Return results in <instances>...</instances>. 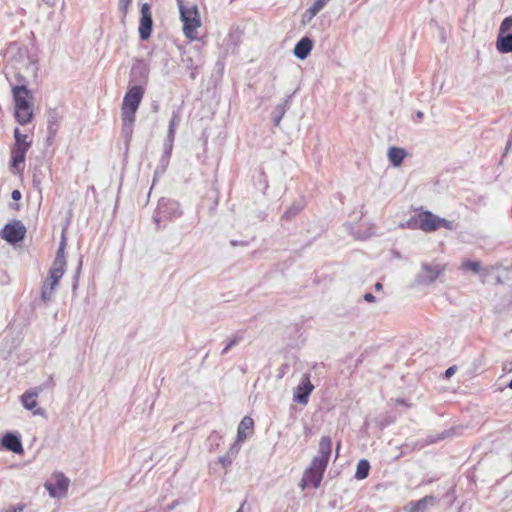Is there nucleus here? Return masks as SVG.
<instances>
[{
    "mask_svg": "<svg viewBox=\"0 0 512 512\" xmlns=\"http://www.w3.org/2000/svg\"><path fill=\"white\" fill-rule=\"evenodd\" d=\"M332 440L329 436H323L319 442L318 454L314 456L309 467L304 471L300 481L302 490L308 486L318 488L323 479L331 455Z\"/></svg>",
    "mask_w": 512,
    "mask_h": 512,
    "instance_id": "nucleus-1",
    "label": "nucleus"
},
{
    "mask_svg": "<svg viewBox=\"0 0 512 512\" xmlns=\"http://www.w3.org/2000/svg\"><path fill=\"white\" fill-rule=\"evenodd\" d=\"M14 118L20 125L30 124L34 119V104L31 91L24 85L12 88Z\"/></svg>",
    "mask_w": 512,
    "mask_h": 512,
    "instance_id": "nucleus-2",
    "label": "nucleus"
},
{
    "mask_svg": "<svg viewBox=\"0 0 512 512\" xmlns=\"http://www.w3.org/2000/svg\"><path fill=\"white\" fill-rule=\"evenodd\" d=\"M182 31L189 41L198 40V29L202 25L198 7L194 3H185V0H177Z\"/></svg>",
    "mask_w": 512,
    "mask_h": 512,
    "instance_id": "nucleus-3",
    "label": "nucleus"
},
{
    "mask_svg": "<svg viewBox=\"0 0 512 512\" xmlns=\"http://www.w3.org/2000/svg\"><path fill=\"white\" fill-rule=\"evenodd\" d=\"M144 93L145 89L142 86L135 85L129 88L123 98L121 118L123 126L128 130H131L134 125L135 115L144 97Z\"/></svg>",
    "mask_w": 512,
    "mask_h": 512,
    "instance_id": "nucleus-4",
    "label": "nucleus"
},
{
    "mask_svg": "<svg viewBox=\"0 0 512 512\" xmlns=\"http://www.w3.org/2000/svg\"><path fill=\"white\" fill-rule=\"evenodd\" d=\"M14 144L11 148V168L21 171L20 166L24 163L26 153L32 146V139L23 134L19 128L14 129Z\"/></svg>",
    "mask_w": 512,
    "mask_h": 512,
    "instance_id": "nucleus-5",
    "label": "nucleus"
},
{
    "mask_svg": "<svg viewBox=\"0 0 512 512\" xmlns=\"http://www.w3.org/2000/svg\"><path fill=\"white\" fill-rule=\"evenodd\" d=\"M496 49L503 54L512 53V16L504 18L500 24Z\"/></svg>",
    "mask_w": 512,
    "mask_h": 512,
    "instance_id": "nucleus-6",
    "label": "nucleus"
},
{
    "mask_svg": "<svg viewBox=\"0 0 512 512\" xmlns=\"http://www.w3.org/2000/svg\"><path fill=\"white\" fill-rule=\"evenodd\" d=\"M446 269L445 265L438 263L422 264L421 271L416 276V282L420 285L433 283Z\"/></svg>",
    "mask_w": 512,
    "mask_h": 512,
    "instance_id": "nucleus-7",
    "label": "nucleus"
},
{
    "mask_svg": "<svg viewBox=\"0 0 512 512\" xmlns=\"http://www.w3.org/2000/svg\"><path fill=\"white\" fill-rule=\"evenodd\" d=\"M152 14L151 7L145 3L141 7V18L139 24V35L142 40H147L151 36L152 32Z\"/></svg>",
    "mask_w": 512,
    "mask_h": 512,
    "instance_id": "nucleus-8",
    "label": "nucleus"
},
{
    "mask_svg": "<svg viewBox=\"0 0 512 512\" xmlns=\"http://www.w3.org/2000/svg\"><path fill=\"white\" fill-rule=\"evenodd\" d=\"M314 386L310 381V375L304 374L300 384L293 393V400L299 404H307L309 395L313 391Z\"/></svg>",
    "mask_w": 512,
    "mask_h": 512,
    "instance_id": "nucleus-9",
    "label": "nucleus"
},
{
    "mask_svg": "<svg viewBox=\"0 0 512 512\" xmlns=\"http://www.w3.org/2000/svg\"><path fill=\"white\" fill-rule=\"evenodd\" d=\"M42 391L41 387H36L26 391L21 396V404L29 411H32L34 415H43L44 411L41 408H37V398L39 393Z\"/></svg>",
    "mask_w": 512,
    "mask_h": 512,
    "instance_id": "nucleus-10",
    "label": "nucleus"
},
{
    "mask_svg": "<svg viewBox=\"0 0 512 512\" xmlns=\"http://www.w3.org/2000/svg\"><path fill=\"white\" fill-rule=\"evenodd\" d=\"M26 234V226H3L0 237L14 244L21 241Z\"/></svg>",
    "mask_w": 512,
    "mask_h": 512,
    "instance_id": "nucleus-11",
    "label": "nucleus"
},
{
    "mask_svg": "<svg viewBox=\"0 0 512 512\" xmlns=\"http://www.w3.org/2000/svg\"><path fill=\"white\" fill-rule=\"evenodd\" d=\"M435 503L436 497L427 495L420 500L407 503L404 510L405 512H425L429 506H433Z\"/></svg>",
    "mask_w": 512,
    "mask_h": 512,
    "instance_id": "nucleus-12",
    "label": "nucleus"
},
{
    "mask_svg": "<svg viewBox=\"0 0 512 512\" xmlns=\"http://www.w3.org/2000/svg\"><path fill=\"white\" fill-rule=\"evenodd\" d=\"M62 114L57 109H49L47 115V129L49 138L53 139L56 137L61 121Z\"/></svg>",
    "mask_w": 512,
    "mask_h": 512,
    "instance_id": "nucleus-13",
    "label": "nucleus"
},
{
    "mask_svg": "<svg viewBox=\"0 0 512 512\" xmlns=\"http://www.w3.org/2000/svg\"><path fill=\"white\" fill-rule=\"evenodd\" d=\"M254 421L251 417L245 416L238 425V442H244L253 433Z\"/></svg>",
    "mask_w": 512,
    "mask_h": 512,
    "instance_id": "nucleus-14",
    "label": "nucleus"
},
{
    "mask_svg": "<svg viewBox=\"0 0 512 512\" xmlns=\"http://www.w3.org/2000/svg\"><path fill=\"white\" fill-rule=\"evenodd\" d=\"M3 447L14 453H22L23 447L20 438L13 433H6L2 438Z\"/></svg>",
    "mask_w": 512,
    "mask_h": 512,
    "instance_id": "nucleus-15",
    "label": "nucleus"
},
{
    "mask_svg": "<svg viewBox=\"0 0 512 512\" xmlns=\"http://www.w3.org/2000/svg\"><path fill=\"white\" fill-rule=\"evenodd\" d=\"M413 224H446L445 220H440L430 212L418 211L413 217Z\"/></svg>",
    "mask_w": 512,
    "mask_h": 512,
    "instance_id": "nucleus-16",
    "label": "nucleus"
},
{
    "mask_svg": "<svg viewBox=\"0 0 512 512\" xmlns=\"http://www.w3.org/2000/svg\"><path fill=\"white\" fill-rule=\"evenodd\" d=\"M313 44L308 37L302 38L294 47V54L299 59H305L310 54Z\"/></svg>",
    "mask_w": 512,
    "mask_h": 512,
    "instance_id": "nucleus-17",
    "label": "nucleus"
},
{
    "mask_svg": "<svg viewBox=\"0 0 512 512\" xmlns=\"http://www.w3.org/2000/svg\"><path fill=\"white\" fill-rule=\"evenodd\" d=\"M65 263H61L60 260L53 261L52 266L49 270L48 281H53V284H58L65 271Z\"/></svg>",
    "mask_w": 512,
    "mask_h": 512,
    "instance_id": "nucleus-18",
    "label": "nucleus"
},
{
    "mask_svg": "<svg viewBox=\"0 0 512 512\" xmlns=\"http://www.w3.org/2000/svg\"><path fill=\"white\" fill-rule=\"evenodd\" d=\"M407 152L404 148L391 147L388 150V159L391 164L395 167H398L402 164L403 160L406 158Z\"/></svg>",
    "mask_w": 512,
    "mask_h": 512,
    "instance_id": "nucleus-19",
    "label": "nucleus"
},
{
    "mask_svg": "<svg viewBox=\"0 0 512 512\" xmlns=\"http://www.w3.org/2000/svg\"><path fill=\"white\" fill-rule=\"evenodd\" d=\"M349 229V233L355 238L359 240H365L372 235L371 226H347Z\"/></svg>",
    "mask_w": 512,
    "mask_h": 512,
    "instance_id": "nucleus-20",
    "label": "nucleus"
},
{
    "mask_svg": "<svg viewBox=\"0 0 512 512\" xmlns=\"http://www.w3.org/2000/svg\"><path fill=\"white\" fill-rule=\"evenodd\" d=\"M370 471V463L366 459L358 461L355 471V478L357 480H363L368 477Z\"/></svg>",
    "mask_w": 512,
    "mask_h": 512,
    "instance_id": "nucleus-21",
    "label": "nucleus"
},
{
    "mask_svg": "<svg viewBox=\"0 0 512 512\" xmlns=\"http://www.w3.org/2000/svg\"><path fill=\"white\" fill-rule=\"evenodd\" d=\"M58 284H53V281L44 282L42 286L41 298L44 302H49L52 299L54 290Z\"/></svg>",
    "mask_w": 512,
    "mask_h": 512,
    "instance_id": "nucleus-22",
    "label": "nucleus"
},
{
    "mask_svg": "<svg viewBox=\"0 0 512 512\" xmlns=\"http://www.w3.org/2000/svg\"><path fill=\"white\" fill-rule=\"evenodd\" d=\"M66 226H64V228L62 229V232H61V242H60V245H59V248H58V251H57V254H56V258L54 261H58L60 260L61 263H65L66 264V259H65V255H64V249H65V246H66Z\"/></svg>",
    "mask_w": 512,
    "mask_h": 512,
    "instance_id": "nucleus-23",
    "label": "nucleus"
},
{
    "mask_svg": "<svg viewBox=\"0 0 512 512\" xmlns=\"http://www.w3.org/2000/svg\"><path fill=\"white\" fill-rule=\"evenodd\" d=\"M242 339H243V336H242V334H240V333H237V334L233 335V336L229 339V341L227 342L226 346H225V347L223 348V350L221 351V354H222V355L227 354V353L229 352V350H230L232 347H234V346L238 345V344L242 341Z\"/></svg>",
    "mask_w": 512,
    "mask_h": 512,
    "instance_id": "nucleus-24",
    "label": "nucleus"
},
{
    "mask_svg": "<svg viewBox=\"0 0 512 512\" xmlns=\"http://www.w3.org/2000/svg\"><path fill=\"white\" fill-rule=\"evenodd\" d=\"M461 268L465 270H471L474 273H478L480 271V262L466 260L462 262Z\"/></svg>",
    "mask_w": 512,
    "mask_h": 512,
    "instance_id": "nucleus-25",
    "label": "nucleus"
},
{
    "mask_svg": "<svg viewBox=\"0 0 512 512\" xmlns=\"http://www.w3.org/2000/svg\"><path fill=\"white\" fill-rule=\"evenodd\" d=\"M328 1L329 0H315L309 9L311 15L315 16L317 13H319L325 7Z\"/></svg>",
    "mask_w": 512,
    "mask_h": 512,
    "instance_id": "nucleus-26",
    "label": "nucleus"
},
{
    "mask_svg": "<svg viewBox=\"0 0 512 512\" xmlns=\"http://www.w3.org/2000/svg\"><path fill=\"white\" fill-rule=\"evenodd\" d=\"M241 443L238 442V439L230 446L229 450L227 451V454L230 455L233 459L236 458L237 454L239 453L241 449Z\"/></svg>",
    "mask_w": 512,
    "mask_h": 512,
    "instance_id": "nucleus-27",
    "label": "nucleus"
},
{
    "mask_svg": "<svg viewBox=\"0 0 512 512\" xmlns=\"http://www.w3.org/2000/svg\"><path fill=\"white\" fill-rule=\"evenodd\" d=\"M68 485H69V479L64 477L63 475L61 476V478H59L57 480V486L60 490H62L64 493L67 492V489H68Z\"/></svg>",
    "mask_w": 512,
    "mask_h": 512,
    "instance_id": "nucleus-28",
    "label": "nucleus"
},
{
    "mask_svg": "<svg viewBox=\"0 0 512 512\" xmlns=\"http://www.w3.org/2000/svg\"><path fill=\"white\" fill-rule=\"evenodd\" d=\"M233 460L234 459L227 453L225 455L219 457V463H221L223 467H227V466L231 465Z\"/></svg>",
    "mask_w": 512,
    "mask_h": 512,
    "instance_id": "nucleus-29",
    "label": "nucleus"
},
{
    "mask_svg": "<svg viewBox=\"0 0 512 512\" xmlns=\"http://www.w3.org/2000/svg\"><path fill=\"white\" fill-rule=\"evenodd\" d=\"M130 3L131 0H119V9L123 13V15L127 14Z\"/></svg>",
    "mask_w": 512,
    "mask_h": 512,
    "instance_id": "nucleus-30",
    "label": "nucleus"
},
{
    "mask_svg": "<svg viewBox=\"0 0 512 512\" xmlns=\"http://www.w3.org/2000/svg\"><path fill=\"white\" fill-rule=\"evenodd\" d=\"M24 504H17L14 507H10L8 509H3L0 512H22L24 509Z\"/></svg>",
    "mask_w": 512,
    "mask_h": 512,
    "instance_id": "nucleus-31",
    "label": "nucleus"
},
{
    "mask_svg": "<svg viewBox=\"0 0 512 512\" xmlns=\"http://www.w3.org/2000/svg\"><path fill=\"white\" fill-rule=\"evenodd\" d=\"M457 371V367L456 366H451L449 367L446 371H445V377L446 378H450L452 375L455 374V372Z\"/></svg>",
    "mask_w": 512,
    "mask_h": 512,
    "instance_id": "nucleus-32",
    "label": "nucleus"
},
{
    "mask_svg": "<svg viewBox=\"0 0 512 512\" xmlns=\"http://www.w3.org/2000/svg\"><path fill=\"white\" fill-rule=\"evenodd\" d=\"M231 245L232 246H238V245H247L249 243V240H231Z\"/></svg>",
    "mask_w": 512,
    "mask_h": 512,
    "instance_id": "nucleus-33",
    "label": "nucleus"
},
{
    "mask_svg": "<svg viewBox=\"0 0 512 512\" xmlns=\"http://www.w3.org/2000/svg\"><path fill=\"white\" fill-rule=\"evenodd\" d=\"M164 208L163 205H159L158 206V210H157V216H156V221L157 222H161V221H166L165 218H163L162 216H160L161 212H162V209Z\"/></svg>",
    "mask_w": 512,
    "mask_h": 512,
    "instance_id": "nucleus-34",
    "label": "nucleus"
},
{
    "mask_svg": "<svg viewBox=\"0 0 512 512\" xmlns=\"http://www.w3.org/2000/svg\"><path fill=\"white\" fill-rule=\"evenodd\" d=\"M423 231L430 233L435 231L439 226H419Z\"/></svg>",
    "mask_w": 512,
    "mask_h": 512,
    "instance_id": "nucleus-35",
    "label": "nucleus"
},
{
    "mask_svg": "<svg viewBox=\"0 0 512 512\" xmlns=\"http://www.w3.org/2000/svg\"><path fill=\"white\" fill-rule=\"evenodd\" d=\"M364 300L367 301V302L372 303V302L376 301V298H375V296L372 293H366L364 295Z\"/></svg>",
    "mask_w": 512,
    "mask_h": 512,
    "instance_id": "nucleus-36",
    "label": "nucleus"
},
{
    "mask_svg": "<svg viewBox=\"0 0 512 512\" xmlns=\"http://www.w3.org/2000/svg\"><path fill=\"white\" fill-rule=\"evenodd\" d=\"M11 196L13 200H19L21 198V192L19 190H14Z\"/></svg>",
    "mask_w": 512,
    "mask_h": 512,
    "instance_id": "nucleus-37",
    "label": "nucleus"
},
{
    "mask_svg": "<svg viewBox=\"0 0 512 512\" xmlns=\"http://www.w3.org/2000/svg\"><path fill=\"white\" fill-rule=\"evenodd\" d=\"M175 118H176V116L173 117L172 120L170 121L169 130H170L171 133L173 132L174 127H175Z\"/></svg>",
    "mask_w": 512,
    "mask_h": 512,
    "instance_id": "nucleus-38",
    "label": "nucleus"
},
{
    "mask_svg": "<svg viewBox=\"0 0 512 512\" xmlns=\"http://www.w3.org/2000/svg\"><path fill=\"white\" fill-rule=\"evenodd\" d=\"M382 288H383V285H382L380 282H377V283L375 284V289H376V290H381Z\"/></svg>",
    "mask_w": 512,
    "mask_h": 512,
    "instance_id": "nucleus-39",
    "label": "nucleus"
},
{
    "mask_svg": "<svg viewBox=\"0 0 512 512\" xmlns=\"http://www.w3.org/2000/svg\"><path fill=\"white\" fill-rule=\"evenodd\" d=\"M432 482H433V479L424 480L422 482V485H428V484H431Z\"/></svg>",
    "mask_w": 512,
    "mask_h": 512,
    "instance_id": "nucleus-40",
    "label": "nucleus"
},
{
    "mask_svg": "<svg viewBox=\"0 0 512 512\" xmlns=\"http://www.w3.org/2000/svg\"><path fill=\"white\" fill-rule=\"evenodd\" d=\"M236 512H244L243 511V505H241L240 508Z\"/></svg>",
    "mask_w": 512,
    "mask_h": 512,
    "instance_id": "nucleus-41",
    "label": "nucleus"
},
{
    "mask_svg": "<svg viewBox=\"0 0 512 512\" xmlns=\"http://www.w3.org/2000/svg\"><path fill=\"white\" fill-rule=\"evenodd\" d=\"M195 77H196L195 72H192V73H191V78H193V79H194Z\"/></svg>",
    "mask_w": 512,
    "mask_h": 512,
    "instance_id": "nucleus-42",
    "label": "nucleus"
},
{
    "mask_svg": "<svg viewBox=\"0 0 512 512\" xmlns=\"http://www.w3.org/2000/svg\"><path fill=\"white\" fill-rule=\"evenodd\" d=\"M508 387L512 389V380L509 382Z\"/></svg>",
    "mask_w": 512,
    "mask_h": 512,
    "instance_id": "nucleus-43",
    "label": "nucleus"
}]
</instances>
